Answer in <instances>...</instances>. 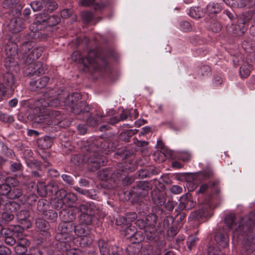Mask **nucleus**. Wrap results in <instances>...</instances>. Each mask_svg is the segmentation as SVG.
<instances>
[{"mask_svg": "<svg viewBox=\"0 0 255 255\" xmlns=\"http://www.w3.org/2000/svg\"><path fill=\"white\" fill-rule=\"evenodd\" d=\"M19 207L20 205L16 202L8 201L5 203L3 210L14 213L19 208Z\"/></svg>", "mask_w": 255, "mask_h": 255, "instance_id": "obj_32", "label": "nucleus"}, {"mask_svg": "<svg viewBox=\"0 0 255 255\" xmlns=\"http://www.w3.org/2000/svg\"><path fill=\"white\" fill-rule=\"evenodd\" d=\"M3 82L6 87L12 88L14 83V77L12 74L7 72L3 76Z\"/></svg>", "mask_w": 255, "mask_h": 255, "instance_id": "obj_38", "label": "nucleus"}, {"mask_svg": "<svg viewBox=\"0 0 255 255\" xmlns=\"http://www.w3.org/2000/svg\"><path fill=\"white\" fill-rule=\"evenodd\" d=\"M89 149H96L100 153L107 154L110 151H114L116 146L109 139H100L96 140L89 144Z\"/></svg>", "mask_w": 255, "mask_h": 255, "instance_id": "obj_7", "label": "nucleus"}, {"mask_svg": "<svg viewBox=\"0 0 255 255\" xmlns=\"http://www.w3.org/2000/svg\"><path fill=\"white\" fill-rule=\"evenodd\" d=\"M102 117L97 115L95 117L90 116L87 119V123L92 127L96 126L100 122Z\"/></svg>", "mask_w": 255, "mask_h": 255, "instance_id": "obj_49", "label": "nucleus"}, {"mask_svg": "<svg viewBox=\"0 0 255 255\" xmlns=\"http://www.w3.org/2000/svg\"><path fill=\"white\" fill-rule=\"evenodd\" d=\"M30 6L33 11H39L44 8L41 0H35L30 3Z\"/></svg>", "mask_w": 255, "mask_h": 255, "instance_id": "obj_51", "label": "nucleus"}, {"mask_svg": "<svg viewBox=\"0 0 255 255\" xmlns=\"http://www.w3.org/2000/svg\"><path fill=\"white\" fill-rule=\"evenodd\" d=\"M211 73V70L209 66L207 65H203L198 68L197 74L195 77L196 79H201L205 76H208Z\"/></svg>", "mask_w": 255, "mask_h": 255, "instance_id": "obj_29", "label": "nucleus"}, {"mask_svg": "<svg viewBox=\"0 0 255 255\" xmlns=\"http://www.w3.org/2000/svg\"><path fill=\"white\" fill-rule=\"evenodd\" d=\"M5 53L7 57L5 59V66L6 67H10V63L13 62V57H15L17 53V46L14 43L6 44L5 48Z\"/></svg>", "mask_w": 255, "mask_h": 255, "instance_id": "obj_15", "label": "nucleus"}, {"mask_svg": "<svg viewBox=\"0 0 255 255\" xmlns=\"http://www.w3.org/2000/svg\"><path fill=\"white\" fill-rule=\"evenodd\" d=\"M5 182L9 186L12 188L16 187L19 183L18 180L13 177H8L6 178L5 179Z\"/></svg>", "mask_w": 255, "mask_h": 255, "instance_id": "obj_55", "label": "nucleus"}, {"mask_svg": "<svg viewBox=\"0 0 255 255\" xmlns=\"http://www.w3.org/2000/svg\"><path fill=\"white\" fill-rule=\"evenodd\" d=\"M149 186L147 182H139L137 186L133 187L129 193L135 197H143L148 193Z\"/></svg>", "mask_w": 255, "mask_h": 255, "instance_id": "obj_13", "label": "nucleus"}, {"mask_svg": "<svg viewBox=\"0 0 255 255\" xmlns=\"http://www.w3.org/2000/svg\"><path fill=\"white\" fill-rule=\"evenodd\" d=\"M72 113L76 115H80L88 113L90 111V107L85 102L81 101L70 108Z\"/></svg>", "mask_w": 255, "mask_h": 255, "instance_id": "obj_19", "label": "nucleus"}, {"mask_svg": "<svg viewBox=\"0 0 255 255\" xmlns=\"http://www.w3.org/2000/svg\"><path fill=\"white\" fill-rule=\"evenodd\" d=\"M250 66L248 64H244L241 66L240 70V74L242 78H246L250 74Z\"/></svg>", "mask_w": 255, "mask_h": 255, "instance_id": "obj_47", "label": "nucleus"}, {"mask_svg": "<svg viewBox=\"0 0 255 255\" xmlns=\"http://www.w3.org/2000/svg\"><path fill=\"white\" fill-rule=\"evenodd\" d=\"M127 218L123 216H119L116 220V225L118 226H121L119 229L125 236L127 234Z\"/></svg>", "mask_w": 255, "mask_h": 255, "instance_id": "obj_26", "label": "nucleus"}, {"mask_svg": "<svg viewBox=\"0 0 255 255\" xmlns=\"http://www.w3.org/2000/svg\"><path fill=\"white\" fill-rule=\"evenodd\" d=\"M179 201V204L175 209L176 212L190 210L193 208L196 204V202L193 200L191 195L189 193H186L181 196Z\"/></svg>", "mask_w": 255, "mask_h": 255, "instance_id": "obj_10", "label": "nucleus"}, {"mask_svg": "<svg viewBox=\"0 0 255 255\" xmlns=\"http://www.w3.org/2000/svg\"><path fill=\"white\" fill-rule=\"evenodd\" d=\"M22 167L21 163L20 161L17 160L16 162H11L9 169L12 172H16L21 170Z\"/></svg>", "mask_w": 255, "mask_h": 255, "instance_id": "obj_58", "label": "nucleus"}, {"mask_svg": "<svg viewBox=\"0 0 255 255\" xmlns=\"http://www.w3.org/2000/svg\"><path fill=\"white\" fill-rule=\"evenodd\" d=\"M207 11L211 14L217 13L221 11V8L217 3H211L207 6Z\"/></svg>", "mask_w": 255, "mask_h": 255, "instance_id": "obj_48", "label": "nucleus"}, {"mask_svg": "<svg viewBox=\"0 0 255 255\" xmlns=\"http://www.w3.org/2000/svg\"><path fill=\"white\" fill-rule=\"evenodd\" d=\"M228 232L225 231L224 228L221 229L219 227V230L215 235V240L217 243L223 248H226L229 244Z\"/></svg>", "mask_w": 255, "mask_h": 255, "instance_id": "obj_16", "label": "nucleus"}, {"mask_svg": "<svg viewBox=\"0 0 255 255\" xmlns=\"http://www.w3.org/2000/svg\"><path fill=\"white\" fill-rule=\"evenodd\" d=\"M198 239L194 236H190L187 241V246L188 248L191 250L192 247L194 246Z\"/></svg>", "mask_w": 255, "mask_h": 255, "instance_id": "obj_60", "label": "nucleus"}, {"mask_svg": "<svg viewBox=\"0 0 255 255\" xmlns=\"http://www.w3.org/2000/svg\"><path fill=\"white\" fill-rule=\"evenodd\" d=\"M35 226L36 228L40 230L41 231L45 232L46 235H50L47 232L48 230L49 229V225L46 221L42 219H37L35 221Z\"/></svg>", "mask_w": 255, "mask_h": 255, "instance_id": "obj_30", "label": "nucleus"}, {"mask_svg": "<svg viewBox=\"0 0 255 255\" xmlns=\"http://www.w3.org/2000/svg\"><path fill=\"white\" fill-rule=\"evenodd\" d=\"M20 0H4L2 6L5 9H9V12L13 15L19 16L20 14Z\"/></svg>", "mask_w": 255, "mask_h": 255, "instance_id": "obj_14", "label": "nucleus"}, {"mask_svg": "<svg viewBox=\"0 0 255 255\" xmlns=\"http://www.w3.org/2000/svg\"><path fill=\"white\" fill-rule=\"evenodd\" d=\"M179 157L184 161H188L191 159V154L187 151H182L180 152Z\"/></svg>", "mask_w": 255, "mask_h": 255, "instance_id": "obj_63", "label": "nucleus"}, {"mask_svg": "<svg viewBox=\"0 0 255 255\" xmlns=\"http://www.w3.org/2000/svg\"><path fill=\"white\" fill-rule=\"evenodd\" d=\"M59 243L57 244V247L59 248V249L63 251H67L70 248V245L68 242L69 241L67 240H58Z\"/></svg>", "mask_w": 255, "mask_h": 255, "instance_id": "obj_50", "label": "nucleus"}, {"mask_svg": "<svg viewBox=\"0 0 255 255\" xmlns=\"http://www.w3.org/2000/svg\"><path fill=\"white\" fill-rule=\"evenodd\" d=\"M74 188L80 194L86 195L91 198H94V196L96 195L89 190H84L78 187H75Z\"/></svg>", "mask_w": 255, "mask_h": 255, "instance_id": "obj_59", "label": "nucleus"}, {"mask_svg": "<svg viewBox=\"0 0 255 255\" xmlns=\"http://www.w3.org/2000/svg\"><path fill=\"white\" fill-rule=\"evenodd\" d=\"M31 47L30 42H26L23 44L21 47L25 57L26 69L28 70L27 73L32 76L39 75L44 73V68L41 62L34 61L42 55L44 49L42 47H37L30 50Z\"/></svg>", "mask_w": 255, "mask_h": 255, "instance_id": "obj_2", "label": "nucleus"}, {"mask_svg": "<svg viewBox=\"0 0 255 255\" xmlns=\"http://www.w3.org/2000/svg\"><path fill=\"white\" fill-rule=\"evenodd\" d=\"M152 200L154 204L160 206L165 204L166 198L164 194L154 191L152 193Z\"/></svg>", "mask_w": 255, "mask_h": 255, "instance_id": "obj_20", "label": "nucleus"}, {"mask_svg": "<svg viewBox=\"0 0 255 255\" xmlns=\"http://www.w3.org/2000/svg\"><path fill=\"white\" fill-rule=\"evenodd\" d=\"M254 13L253 11H249L248 12L243 13L238 18V22L245 26L247 29L248 23L252 20L253 17Z\"/></svg>", "mask_w": 255, "mask_h": 255, "instance_id": "obj_24", "label": "nucleus"}, {"mask_svg": "<svg viewBox=\"0 0 255 255\" xmlns=\"http://www.w3.org/2000/svg\"><path fill=\"white\" fill-rule=\"evenodd\" d=\"M62 103V97L56 96L50 99H40L36 102V105L41 109L48 107H57L61 106Z\"/></svg>", "mask_w": 255, "mask_h": 255, "instance_id": "obj_12", "label": "nucleus"}, {"mask_svg": "<svg viewBox=\"0 0 255 255\" xmlns=\"http://www.w3.org/2000/svg\"><path fill=\"white\" fill-rule=\"evenodd\" d=\"M29 245V242L26 239H21L15 247L14 250L17 254L19 255L25 253L27 251V247Z\"/></svg>", "mask_w": 255, "mask_h": 255, "instance_id": "obj_22", "label": "nucleus"}, {"mask_svg": "<svg viewBox=\"0 0 255 255\" xmlns=\"http://www.w3.org/2000/svg\"><path fill=\"white\" fill-rule=\"evenodd\" d=\"M201 175L203 176L205 178H209L213 176L214 173L211 168H208L203 170L201 173Z\"/></svg>", "mask_w": 255, "mask_h": 255, "instance_id": "obj_61", "label": "nucleus"}, {"mask_svg": "<svg viewBox=\"0 0 255 255\" xmlns=\"http://www.w3.org/2000/svg\"><path fill=\"white\" fill-rule=\"evenodd\" d=\"M74 232L77 236L81 237L84 244L90 245L92 243V239L89 237L91 230L89 226L79 223L76 226H75Z\"/></svg>", "mask_w": 255, "mask_h": 255, "instance_id": "obj_9", "label": "nucleus"}, {"mask_svg": "<svg viewBox=\"0 0 255 255\" xmlns=\"http://www.w3.org/2000/svg\"><path fill=\"white\" fill-rule=\"evenodd\" d=\"M114 111L113 110H111L110 111H109L107 113V116H111V117L110 118L108 123L112 125H114L118 122H119L120 121H123L127 119V113L125 111H123V113L120 115V118L117 117L116 116H114Z\"/></svg>", "mask_w": 255, "mask_h": 255, "instance_id": "obj_23", "label": "nucleus"}, {"mask_svg": "<svg viewBox=\"0 0 255 255\" xmlns=\"http://www.w3.org/2000/svg\"><path fill=\"white\" fill-rule=\"evenodd\" d=\"M189 14L194 18H199L204 15V12L199 7H193L190 9Z\"/></svg>", "mask_w": 255, "mask_h": 255, "instance_id": "obj_41", "label": "nucleus"}, {"mask_svg": "<svg viewBox=\"0 0 255 255\" xmlns=\"http://www.w3.org/2000/svg\"><path fill=\"white\" fill-rule=\"evenodd\" d=\"M81 16L85 22H89L92 20L94 16L92 12L85 11L81 12Z\"/></svg>", "mask_w": 255, "mask_h": 255, "instance_id": "obj_56", "label": "nucleus"}, {"mask_svg": "<svg viewBox=\"0 0 255 255\" xmlns=\"http://www.w3.org/2000/svg\"><path fill=\"white\" fill-rule=\"evenodd\" d=\"M38 146L41 149H47L51 146L52 140L49 136L39 138L37 141Z\"/></svg>", "mask_w": 255, "mask_h": 255, "instance_id": "obj_31", "label": "nucleus"}, {"mask_svg": "<svg viewBox=\"0 0 255 255\" xmlns=\"http://www.w3.org/2000/svg\"><path fill=\"white\" fill-rule=\"evenodd\" d=\"M16 218L19 221H26L27 227H29L30 223L27 222V219L29 217V213L27 210H21L16 214Z\"/></svg>", "mask_w": 255, "mask_h": 255, "instance_id": "obj_39", "label": "nucleus"}, {"mask_svg": "<svg viewBox=\"0 0 255 255\" xmlns=\"http://www.w3.org/2000/svg\"><path fill=\"white\" fill-rule=\"evenodd\" d=\"M81 62L86 68H92L94 70L100 69L101 67L105 68L108 64L106 58L100 57V53L97 49L90 50L87 56L81 58Z\"/></svg>", "mask_w": 255, "mask_h": 255, "instance_id": "obj_3", "label": "nucleus"}, {"mask_svg": "<svg viewBox=\"0 0 255 255\" xmlns=\"http://www.w3.org/2000/svg\"><path fill=\"white\" fill-rule=\"evenodd\" d=\"M49 78L47 76H43L36 80H32L30 83L32 90H36L45 87L48 83Z\"/></svg>", "mask_w": 255, "mask_h": 255, "instance_id": "obj_18", "label": "nucleus"}, {"mask_svg": "<svg viewBox=\"0 0 255 255\" xmlns=\"http://www.w3.org/2000/svg\"><path fill=\"white\" fill-rule=\"evenodd\" d=\"M157 220V216L154 214H150L147 215L145 218V223L143 222H142V227H144L145 226V224L149 226H154L155 224L156 223Z\"/></svg>", "mask_w": 255, "mask_h": 255, "instance_id": "obj_42", "label": "nucleus"}, {"mask_svg": "<svg viewBox=\"0 0 255 255\" xmlns=\"http://www.w3.org/2000/svg\"><path fill=\"white\" fill-rule=\"evenodd\" d=\"M255 224V210L242 218L237 228L233 232V239L237 241H242L245 246H251L253 235L251 231Z\"/></svg>", "mask_w": 255, "mask_h": 255, "instance_id": "obj_1", "label": "nucleus"}, {"mask_svg": "<svg viewBox=\"0 0 255 255\" xmlns=\"http://www.w3.org/2000/svg\"><path fill=\"white\" fill-rule=\"evenodd\" d=\"M231 32L237 36L243 35L247 29L245 26L240 24L238 20L236 24L231 26Z\"/></svg>", "mask_w": 255, "mask_h": 255, "instance_id": "obj_28", "label": "nucleus"}, {"mask_svg": "<svg viewBox=\"0 0 255 255\" xmlns=\"http://www.w3.org/2000/svg\"><path fill=\"white\" fill-rule=\"evenodd\" d=\"M81 214L79 216V223L89 226L92 223L94 213L91 204H81L78 207Z\"/></svg>", "mask_w": 255, "mask_h": 255, "instance_id": "obj_8", "label": "nucleus"}, {"mask_svg": "<svg viewBox=\"0 0 255 255\" xmlns=\"http://www.w3.org/2000/svg\"><path fill=\"white\" fill-rule=\"evenodd\" d=\"M60 192L63 194L61 197H63L65 200L69 204L73 203L77 200L76 195L73 193H67L65 190L63 189L60 190Z\"/></svg>", "mask_w": 255, "mask_h": 255, "instance_id": "obj_36", "label": "nucleus"}, {"mask_svg": "<svg viewBox=\"0 0 255 255\" xmlns=\"http://www.w3.org/2000/svg\"><path fill=\"white\" fill-rule=\"evenodd\" d=\"M0 121L5 123H12L14 121L13 117L0 112Z\"/></svg>", "mask_w": 255, "mask_h": 255, "instance_id": "obj_53", "label": "nucleus"}, {"mask_svg": "<svg viewBox=\"0 0 255 255\" xmlns=\"http://www.w3.org/2000/svg\"><path fill=\"white\" fill-rule=\"evenodd\" d=\"M22 191L21 188L18 187H11L7 198L15 199L18 198L22 195Z\"/></svg>", "mask_w": 255, "mask_h": 255, "instance_id": "obj_37", "label": "nucleus"}, {"mask_svg": "<svg viewBox=\"0 0 255 255\" xmlns=\"http://www.w3.org/2000/svg\"><path fill=\"white\" fill-rule=\"evenodd\" d=\"M37 191L39 195L44 197L47 195V188L45 183L39 181L37 184Z\"/></svg>", "mask_w": 255, "mask_h": 255, "instance_id": "obj_44", "label": "nucleus"}, {"mask_svg": "<svg viewBox=\"0 0 255 255\" xmlns=\"http://www.w3.org/2000/svg\"><path fill=\"white\" fill-rule=\"evenodd\" d=\"M207 215V208L203 207L202 209L192 213L191 218L195 220H199L200 218L206 217Z\"/></svg>", "mask_w": 255, "mask_h": 255, "instance_id": "obj_33", "label": "nucleus"}, {"mask_svg": "<svg viewBox=\"0 0 255 255\" xmlns=\"http://www.w3.org/2000/svg\"><path fill=\"white\" fill-rule=\"evenodd\" d=\"M224 224L225 225L224 230L227 232L230 231L236 224V216L234 213H230L226 216L224 218Z\"/></svg>", "mask_w": 255, "mask_h": 255, "instance_id": "obj_21", "label": "nucleus"}, {"mask_svg": "<svg viewBox=\"0 0 255 255\" xmlns=\"http://www.w3.org/2000/svg\"><path fill=\"white\" fill-rule=\"evenodd\" d=\"M4 234L5 235L4 241L7 245L12 246L15 244L16 240L14 236L16 233L6 230L4 231Z\"/></svg>", "mask_w": 255, "mask_h": 255, "instance_id": "obj_35", "label": "nucleus"}, {"mask_svg": "<svg viewBox=\"0 0 255 255\" xmlns=\"http://www.w3.org/2000/svg\"><path fill=\"white\" fill-rule=\"evenodd\" d=\"M100 252L102 255H109L110 254V245L108 242L103 240L98 241Z\"/></svg>", "mask_w": 255, "mask_h": 255, "instance_id": "obj_34", "label": "nucleus"}, {"mask_svg": "<svg viewBox=\"0 0 255 255\" xmlns=\"http://www.w3.org/2000/svg\"><path fill=\"white\" fill-rule=\"evenodd\" d=\"M58 94H61L57 91V89L55 88L53 89H47L43 94V98L46 99H50L54 97L59 96Z\"/></svg>", "mask_w": 255, "mask_h": 255, "instance_id": "obj_43", "label": "nucleus"}, {"mask_svg": "<svg viewBox=\"0 0 255 255\" xmlns=\"http://www.w3.org/2000/svg\"><path fill=\"white\" fill-rule=\"evenodd\" d=\"M59 96L62 97V102L64 105L70 106L71 108L76 104L81 98V95L79 93H73L69 94L67 91L61 90V94H58Z\"/></svg>", "mask_w": 255, "mask_h": 255, "instance_id": "obj_11", "label": "nucleus"}, {"mask_svg": "<svg viewBox=\"0 0 255 255\" xmlns=\"http://www.w3.org/2000/svg\"><path fill=\"white\" fill-rule=\"evenodd\" d=\"M179 28L183 32H188L192 30L191 24L187 21H182L179 24Z\"/></svg>", "mask_w": 255, "mask_h": 255, "instance_id": "obj_52", "label": "nucleus"}, {"mask_svg": "<svg viewBox=\"0 0 255 255\" xmlns=\"http://www.w3.org/2000/svg\"><path fill=\"white\" fill-rule=\"evenodd\" d=\"M50 116L52 119V123L54 125L58 124L62 121V117L59 111H53L50 113Z\"/></svg>", "mask_w": 255, "mask_h": 255, "instance_id": "obj_45", "label": "nucleus"}, {"mask_svg": "<svg viewBox=\"0 0 255 255\" xmlns=\"http://www.w3.org/2000/svg\"><path fill=\"white\" fill-rule=\"evenodd\" d=\"M60 21V17L56 15H50L45 12L39 13L36 17V21L34 22L32 27L35 28L33 32L41 30L42 25L53 26L56 25Z\"/></svg>", "mask_w": 255, "mask_h": 255, "instance_id": "obj_6", "label": "nucleus"}, {"mask_svg": "<svg viewBox=\"0 0 255 255\" xmlns=\"http://www.w3.org/2000/svg\"><path fill=\"white\" fill-rule=\"evenodd\" d=\"M49 208V202L44 199H42L37 203V210L40 214L43 215Z\"/></svg>", "mask_w": 255, "mask_h": 255, "instance_id": "obj_40", "label": "nucleus"}, {"mask_svg": "<svg viewBox=\"0 0 255 255\" xmlns=\"http://www.w3.org/2000/svg\"><path fill=\"white\" fill-rule=\"evenodd\" d=\"M70 216L71 217H68V219L64 218L65 221L59 225L58 232L55 236L57 240L71 241L73 239L75 226L72 221L75 218V216L72 213Z\"/></svg>", "mask_w": 255, "mask_h": 255, "instance_id": "obj_4", "label": "nucleus"}, {"mask_svg": "<svg viewBox=\"0 0 255 255\" xmlns=\"http://www.w3.org/2000/svg\"><path fill=\"white\" fill-rule=\"evenodd\" d=\"M87 152L84 155L86 162L92 171H95L106 163V159L96 149H90L89 145L86 148Z\"/></svg>", "mask_w": 255, "mask_h": 255, "instance_id": "obj_5", "label": "nucleus"}, {"mask_svg": "<svg viewBox=\"0 0 255 255\" xmlns=\"http://www.w3.org/2000/svg\"><path fill=\"white\" fill-rule=\"evenodd\" d=\"M71 162L75 165H79L83 162V158L80 155H73L71 158Z\"/></svg>", "mask_w": 255, "mask_h": 255, "instance_id": "obj_64", "label": "nucleus"}, {"mask_svg": "<svg viewBox=\"0 0 255 255\" xmlns=\"http://www.w3.org/2000/svg\"><path fill=\"white\" fill-rule=\"evenodd\" d=\"M14 217L13 213L6 211H4L1 215L2 220L5 223L10 222L14 219Z\"/></svg>", "mask_w": 255, "mask_h": 255, "instance_id": "obj_54", "label": "nucleus"}, {"mask_svg": "<svg viewBox=\"0 0 255 255\" xmlns=\"http://www.w3.org/2000/svg\"><path fill=\"white\" fill-rule=\"evenodd\" d=\"M10 188L11 187L9 186L6 182L2 184L0 186V194L2 195H5L7 197Z\"/></svg>", "mask_w": 255, "mask_h": 255, "instance_id": "obj_57", "label": "nucleus"}, {"mask_svg": "<svg viewBox=\"0 0 255 255\" xmlns=\"http://www.w3.org/2000/svg\"><path fill=\"white\" fill-rule=\"evenodd\" d=\"M43 215L46 219L50 220L51 222L55 221L57 219L58 216L57 212L53 210H47Z\"/></svg>", "mask_w": 255, "mask_h": 255, "instance_id": "obj_46", "label": "nucleus"}, {"mask_svg": "<svg viewBox=\"0 0 255 255\" xmlns=\"http://www.w3.org/2000/svg\"><path fill=\"white\" fill-rule=\"evenodd\" d=\"M220 249L216 246H210L207 249L208 255H217Z\"/></svg>", "mask_w": 255, "mask_h": 255, "instance_id": "obj_62", "label": "nucleus"}, {"mask_svg": "<svg viewBox=\"0 0 255 255\" xmlns=\"http://www.w3.org/2000/svg\"><path fill=\"white\" fill-rule=\"evenodd\" d=\"M115 173L109 168H104L97 172V177L102 180L107 181L111 178H115Z\"/></svg>", "mask_w": 255, "mask_h": 255, "instance_id": "obj_25", "label": "nucleus"}, {"mask_svg": "<svg viewBox=\"0 0 255 255\" xmlns=\"http://www.w3.org/2000/svg\"><path fill=\"white\" fill-rule=\"evenodd\" d=\"M44 11L52 12L58 7V4L54 0H41Z\"/></svg>", "mask_w": 255, "mask_h": 255, "instance_id": "obj_27", "label": "nucleus"}, {"mask_svg": "<svg viewBox=\"0 0 255 255\" xmlns=\"http://www.w3.org/2000/svg\"><path fill=\"white\" fill-rule=\"evenodd\" d=\"M14 16V18L9 20L8 28L12 33H16L22 30L24 28V25L22 20L18 16Z\"/></svg>", "mask_w": 255, "mask_h": 255, "instance_id": "obj_17", "label": "nucleus"}]
</instances>
